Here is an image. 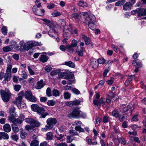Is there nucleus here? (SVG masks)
I'll return each mask as SVG.
<instances>
[{
  "label": "nucleus",
  "mask_w": 146,
  "mask_h": 146,
  "mask_svg": "<svg viewBox=\"0 0 146 146\" xmlns=\"http://www.w3.org/2000/svg\"><path fill=\"white\" fill-rule=\"evenodd\" d=\"M48 35L51 37L54 38L58 35L57 33L54 29H51L49 31Z\"/></svg>",
  "instance_id": "obj_15"
},
{
  "label": "nucleus",
  "mask_w": 146,
  "mask_h": 146,
  "mask_svg": "<svg viewBox=\"0 0 146 146\" xmlns=\"http://www.w3.org/2000/svg\"><path fill=\"white\" fill-rule=\"evenodd\" d=\"M52 95L55 97L59 96L60 94V92L56 89H54L52 91Z\"/></svg>",
  "instance_id": "obj_31"
},
{
  "label": "nucleus",
  "mask_w": 146,
  "mask_h": 146,
  "mask_svg": "<svg viewBox=\"0 0 146 146\" xmlns=\"http://www.w3.org/2000/svg\"><path fill=\"white\" fill-rule=\"evenodd\" d=\"M27 68L29 71V72L31 75H33L35 74V72L33 71V70L31 68L30 66H28Z\"/></svg>",
  "instance_id": "obj_62"
},
{
  "label": "nucleus",
  "mask_w": 146,
  "mask_h": 146,
  "mask_svg": "<svg viewBox=\"0 0 146 146\" xmlns=\"http://www.w3.org/2000/svg\"><path fill=\"white\" fill-rule=\"evenodd\" d=\"M74 82L75 81L74 80H71L70 79L68 80L67 82V85L64 87V90H69L71 89L72 87V86H70V85L72 83H74Z\"/></svg>",
  "instance_id": "obj_14"
},
{
  "label": "nucleus",
  "mask_w": 146,
  "mask_h": 146,
  "mask_svg": "<svg viewBox=\"0 0 146 146\" xmlns=\"http://www.w3.org/2000/svg\"><path fill=\"white\" fill-rule=\"evenodd\" d=\"M106 60L104 58H99L98 60V62L100 64H104L105 63Z\"/></svg>",
  "instance_id": "obj_58"
},
{
  "label": "nucleus",
  "mask_w": 146,
  "mask_h": 146,
  "mask_svg": "<svg viewBox=\"0 0 146 146\" xmlns=\"http://www.w3.org/2000/svg\"><path fill=\"white\" fill-rule=\"evenodd\" d=\"M84 48L81 47L80 50H77L76 51V53L80 56H82L83 55V51Z\"/></svg>",
  "instance_id": "obj_44"
},
{
  "label": "nucleus",
  "mask_w": 146,
  "mask_h": 146,
  "mask_svg": "<svg viewBox=\"0 0 146 146\" xmlns=\"http://www.w3.org/2000/svg\"><path fill=\"white\" fill-rule=\"evenodd\" d=\"M25 96L26 99L31 102H35L37 101L36 98L32 94L30 91H27L25 93Z\"/></svg>",
  "instance_id": "obj_3"
},
{
  "label": "nucleus",
  "mask_w": 146,
  "mask_h": 146,
  "mask_svg": "<svg viewBox=\"0 0 146 146\" xmlns=\"http://www.w3.org/2000/svg\"><path fill=\"white\" fill-rule=\"evenodd\" d=\"M7 30L6 27L3 26L1 28V32L4 35H6L7 33Z\"/></svg>",
  "instance_id": "obj_42"
},
{
  "label": "nucleus",
  "mask_w": 146,
  "mask_h": 146,
  "mask_svg": "<svg viewBox=\"0 0 146 146\" xmlns=\"http://www.w3.org/2000/svg\"><path fill=\"white\" fill-rule=\"evenodd\" d=\"M48 60V56L44 55H42L39 58V60L43 63L46 62Z\"/></svg>",
  "instance_id": "obj_20"
},
{
  "label": "nucleus",
  "mask_w": 146,
  "mask_h": 146,
  "mask_svg": "<svg viewBox=\"0 0 146 146\" xmlns=\"http://www.w3.org/2000/svg\"><path fill=\"white\" fill-rule=\"evenodd\" d=\"M23 122L21 120L18 118H16L13 123L16 126H20L21 125Z\"/></svg>",
  "instance_id": "obj_26"
},
{
  "label": "nucleus",
  "mask_w": 146,
  "mask_h": 146,
  "mask_svg": "<svg viewBox=\"0 0 146 146\" xmlns=\"http://www.w3.org/2000/svg\"><path fill=\"white\" fill-rule=\"evenodd\" d=\"M135 78V76L134 75H131L130 76H128L127 78V80L131 82Z\"/></svg>",
  "instance_id": "obj_52"
},
{
  "label": "nucleus",
  "mask_w": 146,
  "mask_h": 146,
  "mask_svg": "<svg viewBox=\"0 0 146 146\" xmlns=\"http://www.w3.org/2000/svg\"><path fill=\"white\" fill-rule=\"evenodd\" d=\"M12 129L13 131L15 133H17L19 131V129L18 127L17 126H13L12 127Z\"/></svg>",
  "instance_id": "obj_54"
},
{
  "label": "nucleus",
  "mask_w": 146,
  "mask_h": 146,
  "mask_svg": "<svg viewBox=\"0 0 146 146\" xmlns=\"http://www.w3.org/2000/svg\"><path fill=\"white\" fill-rule=\"evenodd\" d=\"M80 14L84 16V22L88 24L89 27L91 29L94 30V23L96 20L95 17L92 14H88L87 12H82Z\"/></svg>",
  "instance_id": "obj_1"
},
{
  "label": "nucleus",
  "mask_w": 146,
  "mask_h": 146,
  "mask_svg": "<svg viewBox=\"0 0 146 146\" xmlns=\"http://www.w3.org/2000/svg\"><path fill=\"white\" fill-rule=\"evenodd\" d=\"M23 95V93L22 92H20L18 96L15 101L13 102V103L15 104L18 107L21 106Z\"/></svg>",
  "instance_id": "obj_7"
},
{
  "label": "nucleus",
  "mask_w": 146,
  "mask_h": 146,
  "mask_svg": "<svg viewBox=\"0 0 146 146\" xmlns=\"http://www.w3.org/2000/svg\"><path fill=\"white\" fill-rule=\"evenodd\" d=\"M78 5L80 7H86L87 5V3L83 1H80L78 3Z\"/></svg>",
  "instance_id": "obj_36"
},
{
  "label": "nucleus",
  "mask_w": 146,
  "mask_h": 146,
  "mask_svg": "<svg viewBox=\"0 0 146 146\" xmlns=\"http://www.w3.org/2000/svg\"><path fill=\"white\" fill-rule=\"evenodd\" d=\"M138 16H144L146 15V8L139 7L138 8Z\"/></svg>",
  "instance_id": "obj_11"
},
{
  "label": "nucleus",
  "mask_w": 146,
  "mask_h": 146,
  "mask_svg": "<svg viewBox=\"0 0 146 146\" xmlns=\"http://www.w3.org/2000/svg\"><path fill=\"white\" fill-rule=\"evenodd\" d=\"M20 74L22 76L23 78L24 79L27 78V75L26 72L24 71H22L21 74Z\"/></svg>",
  "instance_id": "obj_53"
},
{
  "label": "nucleus",
  "mask_w": 146,
  "mask_h": 146,
  "mask_svg": "<svg viewBox=\"0 0 146 146\" xmlns=\"http://www.w3.org/2000/svg\"><path fill=\"white\" fill-rule=\"evenodd\" d=\"M71 17L72 19L76 21V22H78L81 18L80 15L77 13L72 14Z\"/></svg>",
  "instance_id": "obj_13"
},
{
  "label": "nucleus",
  "mask_w": 146,
  "mask_h": 146,
  "mask_svg": "<svg viewBox=\"0 0 146 146\" xmlns=\"http://www.w3.org/2000/svg\"><path fill=\"white\" fill-rule=\"evenodd\" d=\"M14 88L16 91L18 92L20 90L21 86L19 85H16L14 86Z\"/></svg>",
  "instance_id": "obj_48"
},
{
  "label": "nucleus",
  "mask_w": 146,
  "mask_h": 146,
  "mask_svg": "<svg viewBox=\"0 0 146 146\" xmlns=\"http://www.w3.org/2000/svg\"><path fill=\"white\" fill-rule=\"evenodd\" d=\"M93 103L95 105L98 106H100L102 104H104L105 103L102 98L99 100H98V99L94 100H93Z\"/></svg>",
  "instance_id": "obj_18"
},
{
  "label": "nucleus",
  "mask_w": 146,
  "mask_h": 146,
  "mask_svg": "<svg viewBox=\"0 0 146 146\" xmlns=\"http://www.w3.org/2000/svg\"><path fill=\"white\" fill-rule=\"evenodd\" d=\"M4 80H9L11 78V73L6 72L5 75L4 76Z\"/></svg>",
  "instance_id": "obj_27"
},
{
  "label": "nucleus",
  "mask_w": 146,
  "mask_h": 146,
  "mask_svg": "<svg viewBox=\"0 0 146 146\" xmlns=\"http://www.w3.org/2000/svg\"><path fill=\"white\" fill-rule=\"evenodd\" d=\"M112 115L116 117H118L119 116V113L118 111L116 110H113L111 113Z\"/></svg>",
  "instance_id": "obj_39"
},
{
  "label": "nucleus",
  "mask_w": 146,
  "mask_h": 146,
  "mask_svg": "<svg viewBox=\"0 0 146 146\" xmlns=\"http://www.w3.org/2000/svg\"><path fill=\"white\" fill-rule=\"evenodd\" d=\"M3 100L5 102H8L11 96V94L9 92H6L4 90H1L0 91Z\"/></svg>",
  "instance_id": "obj_5"
},
{
  "label": "nucleus",
  "mask_w": 146,
  "mask_h": 146,
  "mask_svg": "<svg viewBox=\"0 0 146 146\" xmlns=\"http://www.w3.org/2000/svg\"><path fill=\"white\" fill-rule=\"evenodd\" d=\"M58 23L60 25L64 27L66 26V22L65 20H59L58 21Z\"/></svg>",
  "instance_id": "obj_38"
},
{
  "label": "nucleus",
  "mask_w": 146,
  "mask_h": 146,
  "mask_svg": "<svg viewBox=\"0 0 146 146\" xmlns=\"http://www.w3.org/2000/svg\"><path fill=\"white\" fill-rule=\"evenodd\" d=\"M129 106H127L126 107L123 108V110L125 113L127 114L128 113H131V109L129 107Z\"/></svg>",
  "instance_id": "obj_32"
},
{
  "label": "nucleus",
  "mask_w": 146,
  "mask_h": 146,
  "mask_svg": "<svg viewBox=\"0 0 146 146\" xmlns=\"http://www.w3.org/2000/svg\"><path fill=\"white\" fill-rule=\"evenodd\" d=\"M72 33V27L71 24L64 27L63 36L65 39H69Z\"/></svg>",
  "instance_id": "obj_2"
},
{
  "label": "nucleus",
  "mask_w": 146,
  "mask_h": 146,
  "mask_svg": "<svg viewBox=\"0 0 146 146\" xmlns=\"http://www.w3.org/2000/svg\"><path fill=\"white\" fill-rule=\"evenodd\" d=\"M39 141L35 140L32 141L30 144L31 146H38Z\"/></svg>",
  "instance_id": "obj_35"
},
{
  "label": "nucleus",
  "mask_w": 146,
  "mask_h": 146,
  "mask_svg": "<svg viewBox=\"0 0 146 146\" xmlns=\"http://www.w3.org/2000/svg\"><path fill=\"white\" fill-rule=\"evenodd\" d=\"M64 135H62V134H60L59 135L58 134H57L55 136V137L57 138V139L58 140H60L62 139L63 137L64 136Z\"/></svg>",
  "instance_id": "obj_56"
},
{
  "label": "nucleus",
  "mask_w": 146,
  "mask_h": 146,
  "mask_svg": "<svg viewBox=\"0 0 146 146\" xmlns=\"http://www.w3.org/2000/svg\"><path fill=\"white\" fill-rule=\"evenodd\" d=\"M46 139L48 140L52 139L53 138V135L52 133L51 132H48L46 134Z\"/></svg>",
  "instance_id": "obj_37"
},
{
  "label": "nucleus",
  "mask_w": 146,
  "mask_h": 146,
  "mask_svg": "<svg viewBox=\"0 0 146 146\" xmlns=\"http://www.w3.org/2000/svg\"><path fill=\"white\" fill-rule=\"evenodd\" d=\"M40 43H39L38 42H31V48H32V47L35 46H38L40 45Z\"/></svg>",
  "instance_id": "obj_50"
},
{
  "label": "nucleus",
  "mask_w": 146,
  "mask_h": 146,
  "mask_svg": "<svg viewBox=\"0 0 146 146\" xmlns=\"http://www.w3.org/2000/svg\"><path fill=\"white\" fill-rule=\"evenodd\" d=\"M25 121L27 123L31 124L32 125L33 123L34 122V119L30 118H25Z\"/></svg>",
  "instance_id": "obj_33"
},
{
  "label": "nucleus",
  "mask_w": 146,
  "mask_h": 146,
  "mask_svg": "<svg viewBox=\"0 0 146 146\" xmlns=\"http://www.w3.org/2000/svg\"><path fill=\"white\" fill-rule=\"evenodd\" d=\"M46 94L47 96L49 97L51 96H52L51 90L50 88H48L47 89Z\"/></svg>",
  "instance_id": "obj_51"
},
{
  "label": "nucleus",
  "mask_w": 146,
  "mask_h": 146,
  "mask_svg": "<svg viewBox=\"0 0 146 146\" xmlns=\"http://www.w3.org/2000/svg\"><path fill=\"white\" fill-rule=\"evenodd\" d=\"M3 128L4 131L7 133L10 132L11 130L10 125L8 123L5 124L3 125Z\"/></svg>",
  "instance_id": "obj_19"
},
{
  "label": "nucleus",
  "mask_w": 146,
  "mask_h": 146,
  "mask_svg": "<svg viewBox=\"0 0 146 146\" xmlns=\"http://www.w3.org/2000/svg\"><path fill=\"white\" fill-rule=\"evenodd\" d=\"M57 120L55 118H49L46 121L47 124L46 127L49 129H52L56 123Z\"/></svg>",
  "instance_id": "obj_4"
},
{
  "label": "nucleus",
  "mask_w": 146,
  "mask_h": 146,
  "mask_svg": "<svg viewBox=\"0 0 146 146\" xmlns=\"http://www.w3.org/2000/svg\"><path fill=\"white\" fill-rule=\"evenodd\" d=\"M82 38L84 40L86 44L87 45H88L90 43V39L87 37L86 36L82 35Z\"/></svg>",
  "instance_id": "obj_34"
},
{
  "label": "nucleus",
  "mask_w": 146,
  "mask_h": 146,
  "mask_svg": "<svg viewBox=\"0 0 146 146\" xmlns=\"http://www.w3.org/2000/svg\"><path fill=\"white\" fill-rule=\"evenodd\" d=\"M36 112L38 114L41 115L40 118H45L46 116L48 115L47 113L44 112V109L41 107H39Z\"/></svg>",
  "instance_id": "obj_10"
},
{
  "label": "nucleus",
  "mask_w": 146,
  "mask_h": 146,
  "mask_svg": "<svg viewBox=\"0 0 146 146\" xmlns=\"http://www.w3.org/2000/svg\"><path fill=\"white\" fill-rule=\"evenodd\" d=\"M31 42H28L25 43L23 46V48L24 50H28L29 49L31 48Z\"/></svg>",
  "instance_id": "obj_22"
},
{
  "label": "nucleus",
  "mask_w": 146,
  "mask_h": 146,
  "mask_svg": "<svg viewBox=\"0 0 146 146\" xmlns=\"http://www.w3.org/2000/svg\"><path fill=\"white\" fill-rule=\"evenodd\" d=\"M137 60H134L133 61L132 64L135 66V68H141L142 67V64L141 63H138L137 62Z\"/></svg>",
  "instance_id": "obj_29"
},
{
  "label": "nucleus",
  "mask_w": 146,
  "mask_h": 146,
  "mask_svg": "<svg viewBox=\"0 0 146 146\" xmlns=\"http://www.w3.org/2000/svg\"><path fill=\"white\" fill-rule=\"evenodd\" d=\"M64 65L72 68H74L75 67L74 63L71 61L65 62Z\"/></svg>",
  "instance_id": "obj_30"
},
{
  "label": "nucleus",
  "mask_w": 146,
  "mask_h": 146,
  "mask_svg": "<svg viewBox=\"0 0 146 146\" xmlns=\"http://www.w3.org/2000/svg\"><path fill=\"white\" fill-rule=\"evenodd\" d=\"M0 135L1 139L3 138L5 139H8L9 138V136L8 134L4 132H0Z\"/></svg>",
  "instance_id": "obj_24"
},
{
  "label": "nucleus",
  "mask_w": 146,
  "mask_h": 146,
  "mask_svg": "<svg viewBox=\"0 0 146 146\" xmlns=\"http://www.w3.org/2000/svg\"><path fill=\"white\" fill-rule=\"evenodd\" d=\"M12 68V66L11 65H9L7 66L6 72H9L11 73V69Z\"/></svg>",
  "instance_id": "obj_59"
},
{
  "label": "nucleus",
  "mask_w": 146,
  "mask_h": 146,
  "mask_svg": "<svg viewBox=\"0 0 146 146\" xmlns=\"http://www.w3.org/2000/svg\"><path fill=\"white\" fill-rule=\"evenodd\" d=\"M11 138L13 140L16 141H17L19 139L18 135L16 134L12 135L11 136Z\"/></svg>",
  "instance_id": "obj_47"
},
{
  "label": "nucleus",
  "mask_w": 146,
  "mask_h": 146,
  "mask_svg": "<svg viewBox=\"0 0 146 146\" xmlns=\"http://www.w3.org/2000/svg\"><path fill=\"white\" fill-rule=\"evenodd\" d=\"M52 68L49 66H47L45 67L44 70L47 72H48L52 70Z\"/></svg>",
  "instance_id": "obj_64"
},
{
  "label": "nucleus",
  "mask_w": 146,
  "mask_h": 146,
  "mask_svg": "<svg viewBox=\"0 0 146 146\" xmlns=\"http://www.w3.org/2000/svg\"><path fill=\"white\" fill-rule=\"evenodd\" d=\"M20 134L21 137L22 139H25L27 135V133L23 129H20Z\"/></svg>",
  "instance_id": "obj_21"
},
{
  "label": "nucleus",
  "mask_w": 146,
  "mask_h": 146,
  "mask_svg": "<svg viewBox=\"0 0 146 146\" xmlns=\"http://www.w3.org/2000/svg\"><path fill=\"white\" fill-rule=\"evenodd\" d=\"M65 104L66 105L69 106H72L74 105L73 101L66 102Z\"/></svg>",
  "instance_id": "obj_63"
},
{
  "label": "nucleus",
  "mask_w": 146,
  "mask_h": 146,
  "mask_svg": "<svg viewBox=\"0 0 146 146\" xmlns=\"http://www.w3.org/2000/svg\"><path fill=\"white\" fill-rule=\"evenodd\" d=\"M13 45H10L9 46H7L3 47V50L4 52H8L11 50L13 49Z\"/></svg>",
  "instance_id": "obj_23"
},
{
  "label": "nucleus",
  "mask_w": 146,
  "mask_h": 146,
  "mask_svg": "<svg viewBox=\"0 0 146 146\" xmlns=\"http://www.w3.org/2000/svg\"><path fill=\"white\" fill-rule=\"evenodd\" d=\"M48 106H53L55 104V102L53 100H48L47 102Z\"/></svg>",
  "instance_id": "obj_49"
},
{
  "label": "nucleus",
  "mask_w": 146,
  "mask_h": 146,
  "mask_svg": "<svg viewBox=\"0 0 146 146\" xmlns=\"http://www.w3.org/2000/svg\"><path fill=\"white\" fill-rule=\"evenodd\" d=\"M90 64L92 66V67L94 69H96L98 66V62H96V59H92L90 60Z\"/></svg>",
  "instance_id": "obj_17"
},
{
  "label": "nucleus",
  "mask_w": 146,
  "mask_h": 146,
  "mask_svg": "<svg viewBox=\"0 0 146 146\" xmlns=\"http://www.w3.org/2000/svg\"><path fill=\"white\" fill-rule=\"evenodd\" d=\"M33 11L36 15L42 16L44 15L45 11L41 8H33Z\"/></svg>",
  "instance_id": "obj_8"
},
{
  "label": "nucleus",
  "mask_w": 146,
  "mask_h": 146,
  "mask_svg": "<svg viewBox=\"0 0 146 146\" xmlns=\"http://www.w3.org/2000/svg\"><path fill=\"white\" fill-rule=\"evenodd\" d=\"M31 107L34 111H36L39 107L37 104H33L31 105Z\"/></svg>",
  "instance_id": "obj_41"
},
{
  "label": "nucleus",
  "mask_w": 146,
  "mask_h": 146,
  "mask_svg": "<svg viewBox=\"0 0 146 146\" xmlns=\"http://www.w3.org/2000/svg\"><path fill=\"white\" fill-rule=\"evenodd\" d=\"M132 5V4L130 2H126L123 6V9L125 11H129L131 9Z\"/></svg>",
  "instance_id": "obj_12"
},
{
  "label": "nucleus",
  "mask_w": 146,
  "mask_h": 146,
  "mask_svg": "<svg viewBox=\"0 0 146 146\" xmlns=\"http://www.w3.org/2000/svg\"><path fill=\"white\" fill-rule=\"evenodd\" d=\"M15 108L14 107L11 108L9 109V113L10 115H13V116H17V114L15 112Z\"/></svg>",
  "instance_id": "obj_25"
},
{
  "label": "nucleus",
  "mask_w": 146,
  "mask_h": 146,
  "mask_svg": "<svg viewBox=\"0 0 146 146\" xmlns=\"http://www.w3.org/2000/svg\"><path fill=\"white\" fill-rule=\"evenodd\" d=\"M59 77L66 79H72L74 77V75L72 74H68L65 72H61L58 74Z\"/></svg>",
  "instance_id": "obj_6"
},
{
  "label": "nucleus",
  "mask_w": 146,
  "mask_h": 146,
  "mask_svg": "<svg viewBox=\"0 0 146 146\" xmlns=\"http://www.w3.org/2000/svg\"><path fill=\"white\" fill-rule=\"evenodd\" d=\"M78 42L75 40H73L72 42L71 45L74 47H76L77 45Z\"/></svg>",
  "instance_id": "obj_57"
},
{
  "label": "nucleus",
  "mask_w": 146,
  "mask_h": 146,
  "mask_svg": "<svg viewBox=\"0 0 146 146\" xmlns=\"http://www.w3.org/2000/svg\"><path fill=\"white\" fill-rule=\"evenodd\" d=\"M75 129L79 132H83L84 130L80 126H77L75 127Z\"/></svg>",
  "instance_id": "obj_46"
},
{
  "label": "nucleus",
  "mask_w": 146,
  "mask_h": 146,
  "mask_svg": "<svg viewBox=\"0 0 146 146\" xmlns=\"http://www.w3.org/2000/svg\"><path fill=\"white\" fill-rule=\"evenodd\" d=\"M17 116H13V115H10L8 117V119L9 121L13 123L16 119L15 117H16Z\"/></svg>",
  "instance_id": "obj_43"
},
{
  "label": "nucleus",
  "mask_w": 146,
  "mask_h": 146,
  "mask_svg": "<svg viewBox=\"0 0 146 146\" xmlns=\"http://www.w3.org/2000/svg\"><path fill=\"white\" fill-rule=\"evenodd\" d=\"M44 85L43 83V80H41L37 82V84L35 86V88L37 89H39L43 87Z\"/></svg>",
  "instance_id": "obj_16"
},
{
  "label": "nucleus",
  "mask_w": 146,
  "mask_h": 146,
  "mask_svg": "<svg viewBox=\"0 0 146 146\" xmlns=\"http://www.w3.org/2000/svg\"><path fill=\"white\" fill-rule=\"evenodd\" d=\"M119 143H121L123 145H125L126 143L125 139L124 138H120L119 140Z\"/></svg>",
  "instance_id": "obj_61"
},
{
  "label": "nucleus",
  "mask_w": 146,
  "mask_h": 146,
  "mask_svg": "<svg viewBox=\"0 0 146 146\" xmlns=\"http://www.w3.org/2000/svg\"><path fill=\"white\" fill-rule=\"evenodd\" d=\"M71 94L68 92H65L64 93V97L65 99H68L70 98Z\"/></svg>",
  "instance_id": "obj_40"
},
{
  "label": "nucleus",
  "mask_w": 146,
  "mask_h": 146,
  "mask_svg": "<svg viewBox=\"0 0 146 146\" xmlns=\"http://www.w3.org/2000/svg\"><path fill=\"white\" fill-rule=\"evenodd\" d=\"M80 111L78 110L74 109L73 110L72 113L69 114L68 117H69L73 118H77L79 117V115L80 114Z\"/></svg>",
  "instance_id": "obj_9"
},
{
  "label": "nucleus",
  "mask_w": 146,
  "mask_h": 146,
  "mask_svg": "<svg viewBox=\"0 0 146 146\" xmlns=\"http://www.w3.org/2000/svg\"><path fill=\"white\" fill-rule=\"evenodd\" d=\"M60 72L59 70H54L52 71L50 73V75L53 76L57 74Z\"/></svg>",
  "instance_id": "obj_45"
},
{
  "label": "nucleus",
  "mask_w": 146,
  "mask_h": 146,
  "mask_svg": "<svg viewBox=\"0 0 146 146\" xmlns=\"http://www.w3.org/2000/svg\"><path fill=\"white\" fill-rule=\"evenodd\" d=\"M40 123L38 121H35L34 119V122L33 123L32 125L34 126H35L38 127L40 125Z\"/></svg>",
  "instance_id": "obj_55"
},
{
  "label": "nucleus",
  "mask_w": 146,
  "mask_h": 146,
  "mask_svg": "<svg viewBox=\"0 0 146 146\" xmlns=\"http://www.w3.org/2000/svg\"><path fill=\"white\" fill-rule=\"evenodd\" d=\"M35 5L34 6L33 8H41V4L40 2L38 0H36L35 1Z\"/></svg>",
  "instance_id": "obj_28"
},
{
  "label": "nucleus",
  "mask_w": 146,
  "mask_h": 146,
  "mask_svg": "<svg viewBox=\"0 0 146 146\" xmlns=\"http://www.w3.org/2000/svg\"><path fill=\"white\" fill-rule=\"evenodd\" d=\"M72 136H68L67 138V142L68 143H69L72 142L73 139L72 138Z\"/></svg>",
  "instance_id": "obj_60"
}]
</instances>
